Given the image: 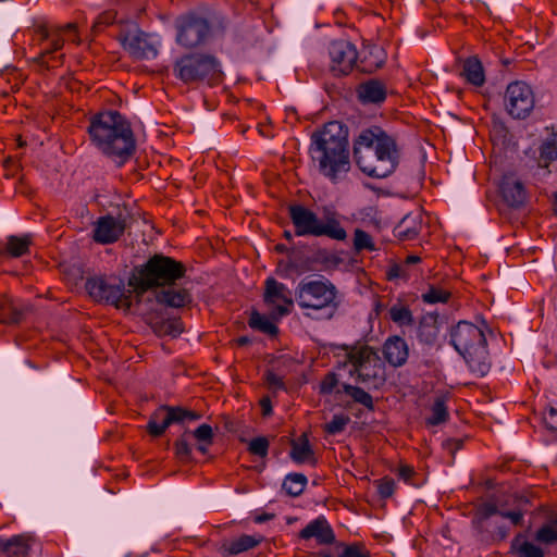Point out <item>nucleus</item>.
<instances>
[{
	"mask_svg": "<svg viewBox=\"0 0 557 557\" xmlns=\"http://www.w3.org/2000/svg\"><path fill=\"white\" fill-rule=\"evenodd\" d=\"M184 275L181 262L170 257L154 255L129 278V286L136 292L138 311L143 314L158 313L157 306L181 308L190 301L185 289L171 285Z\"/></svg>",
	"mask_w": 557,
	"mask_h": 557,
	"instance_id": "obj_1",
	"label": "nucleus"
},
{
	"mask_svg": "<svg viewBox=\"0 0 557 557\" xmlns=\"http://www.w3.org/2000/svg\"><path fill=\"white\" fill-rule=\"evenodd\" d=\"M354 158L363 173L376 178L388 176L398 164L395 140L377 126L360 132L354 141Z\"/></svg>",
	"mask_w": 557,
	"mask_h": 557,
	"instance_id": "obj_2",
	"label": "nucleus"
},
{
	"mask_svg": "<svg viewBox=\"0 0 557 557\" xmlns=\"http://www.w3.org/2000/svg\"><path fill=\"white\" fill-rule=\"evenodd\" d=\"M310 154L322 174L335 182L338 173L349 170L348 129L333 121L311 136Z\"/></svg>",
	"mask_w": 557,
	"mask_h": 557,
	"instance_id": "obj_3",
	"label": "nucleus"
},
{
	"mask_svg": "<svg viewBox=\"0 0 557 557\" xmlns=\"http://www.w3.org/2000/svg\"><path fill=\"white\" fill-rule=\"evenodd\" d=\"M88 133L95 145L107 156L123 163L135 150L129 123L117 111L100 112L92 116Z\"/></svg>",
	"mask_w": 557,
	"mask_h": 557,
	"instance_id": "obj_4",
	"label": "nucleus"
},
{
	"mask_svg": "<svg viewBox=\"0 0 557 557\" xmlns=\"http://www.w3.org/2000/svg\"><path fill=\"white\" fill-rule=\"evenodd\" d=\"M337 289L333 283L326 278L301 280L295 289V299L302 309H309L312 312L306 313L307 317L315 320H330L334 317L337 308Z\"/></svg>",
	"mask_w": 557,
	"mask_h": 557,
	"instance_id": "obj_5",
	"label": "nucleus"
},
{
	"mask_svg": "<svg viewBox=\"0 0 557 557\" xmlns=\"http://www.w3.org/2000/svg\"><path fill=\"white\" fill-rule=\"evenodd\" d=\"M289 216L297 236H327L335 240H345L346 231L342 227L335 211L324 208L319 216L301 205L289 206Z\"/></svg>",
	"mask_w": 557,
	"mask_h": 557,
	"instance_id": "obj_6",
	"label": "nucleus"
},
{
	"mask_svg": "<svg viewBox=\"0 0 557 557\" xmlns=\"http://www.w3.org/2000/svg\"><path fill=\"white\" fill-rule=\"evenodd\" d=\"M176 42L185 48H196L203 45L213 29L224 28L223 17L211 13L190 11L175 20Z\"/></svg>",
	"mask_w": 557,
	"mask_h": 557,
	"instance_id": "obj_7",
	"label": "nucleus"
},
{
	"mask_svg": "<svg viewBox=\"0 0 557 557\" xmlns=\"http://www.w3.org/2000/svg\"><path fill=\"white\" fill-rule=\"evenodd\" d=\"M176 78L183 83L213 82L222 75L221 62L211 53L191 52L176 59L173 66Z\"/></svg>",
	"mask_w": 557,
	"mask_h": 557,
	"instance_id": "obj_8",
	"label": "nucleus"
},
{
	"mask_svg": "<svg viewBox=\"0 0 557 557\" xmlns=\"http://www.w3.org/2000/svg\"><path fill=\"white\" fill-rule=\"evenodd\" d=\"M347 357L352 366L349 374L356 376L358 382L373 388H379L385 383L383 362L373 348L369 346L355 347Z\"/></svg>",
	"mask_w": 557,
	"mask_h": 557,
	"instance_id": "obj_9",
	"label": "nucleus"
},
{
	"mask_svg": "<svg viewBox=\"0 0 557 557\" xmlns=\"http://www.w3.org/2000/svg\"><path fill=\"white\" fill-rule=\"evenodd\" d=\"M201 414L180 406H160L149 419L147 431L152 436H161L172 424L184 425L186 421H196Z\"/></svg>",
	"mask_w": 557,
	"mask_h": 557,
	"instance_id": "obj_10",
	"label": "nucleus"
},
{
	"mask_svg": "<svg viewBox=\"0 0 557 557\" xmlns=\"http://www.w3.org/2000/svg\"><path fill=\"white\" fill-rule=\"evenodd\" d=\"M504 101L507 113L517 120L528 117L535 104L531 86L521 81L512 82L507 86Z\"/></svg>",
	"mask_w": 557,
	"mask_h": 557,
	"instance_id": "obj_11",
	"label": "nucleus"
},
{
	"mask_svg": "<svg viewBox=\"0 0 557 557\" xmlns=\"http://www.w3.org/2000/svg\"><path fill=\"white\" fill-rule=\"evenodd\" d=\"M85 288L89 296L97 301L106 300L114 304L116 307L132 306V300L125 295V287L123 283L108 284L101 276L88 277Z\"/></svg>",
	"mask_w": 557,
	"mask_h": 557,
	"instance_id": "obj_12",
	"label": "nucleus"
},
{
	"mask_svg": "<svg viewBox=\"0 0 557 557\" xmlns=\"http://www.w3.org/2000/svg\"><path fill=\"white\" fill-rule=\"evenodd\" d=\"M120 41L128 54L136 60L154 59L158 54L157 46L149 40V35L136 25L124 30L120 35Z\"/></svg>",
	"mask_w": 557,
	"mask_h": 557,
	"instance_id": "obj_13",
	"label": "nucleus"
},
{
	"mask_svg": "<svg viewBox=\"0 0 557 557\" xmlns=\"http://www.w3.org/2000/svg\"><path fill=\"white\" fill-rule=\"evenodd\" d=\"M263 300L268 306L273 307L271 310V318L273 320H280L287 315L294 304L292 292L273 277H269L265 281Z\"/></svg>",
	"mask_w": 557,
	"mask_h": 557,
	"instance_id": "obj_14",
	"label": "nucleus"
},
{
	"mask_svg": "<svg viewBox=\"0 0 557 557\" xmlns=\"http://www.w3.org/2000/svg\"><path fill=\"white\" fill-rule=\"evenodd\" d=\"M129 218L131 214L126 209L120 210L116 216L110 214L100 216L95 223L92 238L100 244L116 242L127 227Z\"/></svg>",
	"mask_w": 557,
	"mask_h": 557,
	"instance_id": "obj_15",
	"label": "nucleus"
},
{
	"mask_svg": "<svg viewBox=\"0 0 557 557\" xmlns=\"http://www.w3.org/2000/svg\"><path fill=\"white\" fill-rule=\"evenodd\" d=\"M450 344L461 355L474 347L486 346V338L480 326L460 321L450 332Z\"/></svg>",
	"mask_w": 557,
	"mask_h": 557,
	"instance_id": "obj_16",
	"label": "nucleus"
},
{
	"mask_svg": "<svg viewBox=\"0 0 557 557\" xmlns=\"http://www.w3.org/2000/svg\"><path fill=\"white\" fill-rule=\"evenodd\" d=\"M329 55L331 59V71L334 75L338 76L348 74L358 58L356 47L344 39L334 40L330 44Z\"/></svg>",
	"mask_w": 557,
	"mask_h": 557,
	"instance_id": "obj_17",
	"label": "nucleus"
},
{
	"mask_svg": "<svg viewBox=\"0 0 557 557\" xmlns=\"http://www.w3.org/2000/svg\"><path fill=\"white\" fill-rule=\"evenodd\" d=\"M500 191L504 201L510 208L519 209L525 203L527 195L523 184L511 174L503 177Z\"/></svg>",
	"mask_w": 557,
	"mask_h": 557,
	"instance_id": "obj_18",
	"label": "nucleus"
},
{
	"mask_svg": "<svg viewBox=\"0 0 557 557\" xmlns=\"http://www.w3.org/2000/svg\"><path fill=\"white\" fill-rule=\"evenodd\" d=\"M30 310V305L16 301L10 297H4L0 301V322L8 324L18 323L22 320L24 313Z\"/></svg>",
	"mask_w": 557,
	"mask_h": 557,
	"instance_id": "obj_19",
	"label": "nucleus"
},
{
	"mask_svg": "<svg viewBox=\"0 0 557 557\" xmlns=\"http://www.w3.org/2000/svg\"><path fill=\"white\" fill-rule=\"evenodd\" d=\"M300 537L305 540L315 537L320 544H332L335 541L333 530L323 518L311 521L300 531Z\"/></svg>",
	"mask_w": 557,
	"mask_h": 557,
	"instance_id": "obj_20",
	"label": "nucleus"
},
{
	"mask_svg": "<svg viewBox=\"0 0 557 557\" xmlns=\"http://www.w3.org/2000/svg\"><path fill=\"white\" fill-rule=\"evenodd\" d=\"M470 370L479 376L488 373L491 363L488 361V351L486 346L474 347L473 349L461 354Z\"/></svg>",
	"mask_w": 557,
	"mask_h": 557,
	"instance_id": "obj_21",
	"label": "nucleus"
},
{
	"mask_svg": "<svg viewBox=\"0 0 557 557\" xmlns=\"http://www.w3.org/2000/svg\"><path fill=\"white\" fill-rule=\"evenodd\" d=\"M384 356L393 367L403 366L408 358V346L406 342L398 337L388 338L384 345Z\"/></svg>",
	"mask_w": 557,
	"mask_h": 557,
	"instance_id": "obj_22",
	"label": "nucleus"
},
{
	"mask_svg": "<svg viewBox=\"0 0 557 557\" xmlns=\"http://www.w3.org/2000/svg\"><path fill=\"white\" fill-rule=\"evenodd\" d=\"M358 96L363 103H380L386 98V87L377 79H369L359 86Z\"/></svg>",
	"mask_w": 557,
	"mask_h": 557,
	"instance_id": "obj_23",
	"label": "nucleus"
},
{
	"mask_svg": "<svg viewBox=\"0 0 557 557\" xmlns=\"http://www.w3.org/2000/svg\"><path fill=\"white\" fill-rule=\"evenodd\" d=\"M32 537L25 535H15L9 540L0 541V550L8 557L23 556L25 557L30 548Z\"/></svg>",
	"mask_w": 557,
	"mask_h": 557,
	"instance_id": "obj_24",
	"label": "nucleus"
},
{
	"mask_svg": "<svg viewBox=\"0 0 557 557\" xmlns=\"http://www.w3.org/2000/svg\"><path fill=\"white\" fill-rule=\"evenodd\" d=\"M421 228L420 216L414 214L405 215L395 226L394 234L401 240L414 238Z\"/></svg>",
	"mask_w": 557,
	"mask_h": 557,
	"instance_id": "obj_25",
	"label": "nucleus"
},
{
	"mask_svg": "<svg viewBox=\"0 0 557 557\" xmlns=\"http://www.w3.org/2000/svg\"><path fill=\"white\" fill-rule=\"evenodd\" d=\"M438 335L437 315L434 313L425 314L418 327V337L420 342L432 345L435 343Z\"/></svg>",
	"mask_w": 557,
	"mask_h": 557,
	"instance_id": "obj_26",
	"label": "nucleus"
},
{
	"mask_svg": "<svg viewBox=\"0 0 557 557\" xmlns=\"http://www.w3.org/2000/svg\"><path fill=\"white\" fill-rule=\"evenodd\" d=\"M149 324L158 336L177 337L183 332V325L177 319L158 320L150 317Z\"/></svg>",
	"mask_w": 557,
	"mask_h": 557,
	"instance_id": "obj_27",
	"label": "nucleus"
},
{
	"mask_svg": "<svg viewBox=\"0 0 557 557\" xmlns=\"http://www.w3.org/2000/svg\"><path fill=\"white\" fill-rule=\"evenodd\" d=\"M461 75L474 86H481L485 82L482 63L476 57L468 58L465 61Z\"/></svg>",
	"mask_w": 557,
	"mask_h": 557,
	"instance_id": "obj_28",
	"label": "nucleus"
},
{
	"mask_svg": "<svg viewBox=\"0 0 557 557\" xmlns=\"http://www.w3.org/2000/svg\"><path fill=\"white\" fill-rule=\"evenodd\" d=\"M261 541V537H255L252 535H242L238 539H234L230 542L223 543L221 549L227 555H238L257 546Z\"/></svg>",
	"mask_w": 557,
	"mask_h": 557,
	"instance_id": "obj_29",
	"label": "nucleus"
},
{
	"mask_svg": "<svg viewBox=\"0 0 557 557\" xmlns=\"http://www.w3.org/2000/svg\"><path fill=\"white\" fill-rule=\"evenodd\" d=\"M511 548L518 557H545L544 550L535 543L524 540L522 534L512 540Z\"/></svg>",
	"mask_w": 557,
	"mask_h": 557,
	"instance_id": "obj_30",
	"label": "nucleus"
},
{
	"mask_svg": "<svg viewBox=\"0 0 557 557\" xmlns=\"http://www.w3.org/2000/svg\"><path fill=\"white\" fill-rule=\"evenodd\" d=\"M292 450L290 458L297 462L302 463L305 461L310 460L313 456V450L309 444L308 437L306 434H302L298 440H293L290 442Z\"/></svg>",
	"mask_w": 557,
	"mask_h": 557,
	"instance_id": "obj_31",
	"label": "nucleus"
},
{
	"mask_svg": "<svg viewBox=\"0 0 557 557\" xmlns=\"http://www.w3.org/2000/svg\"><path fill=\"white\" fill-rule=\"evenodd\" d=\"M276 321L271 318V313L267 317L252 311L249 318V326L270 336H275L278 333V329L275 325Z\"/></svg>",
	"mask_w": 557,
	"mask_h": 557,
	"instance_id": "obj_32",
	"label": "nucleus"
},
{
	"mask_svg": "<svg viewBox=\"0 0 557 557\" xmlns=\"http://www.w3.org/2000/svg\"><path fill=\"white\" fill-rule=\"evenodd\" d=\"M307 485V478L301 473H289L285 476L282 488L293 497L299 496Z\"/></svg>",
	"mask_w": 557,
	"mask_h": 557,
	"instance_id": "obj_33",
	"label": "nucleus"
},
{
	"mask_svg": "<svg viewBox=\"0 0 557 557\" xmlns=\"http://www.w3.org/2000/svg\"><path fill=\"white\" fill-rule=\"evenodd\" d=\"M534 540L541 544L550 545L557 541V517H552L534 535Z\"/></svg>",
	"mask_w": 557,
	"mask_h": 557,
	"instance_id": "obj_34",
	"label": "nucleus"
},
{
	"mask_svg": "<svg viewBox=\"0 0 557 557\" xmlns=\"http://www.w3.org/2000/svg\"><path fill=\"white\" fill-rule=\"evenodd\" d=\"M362 62H367L368 66L364 70H373L381 67L385 62V52L382 47L371 45L367 47Z\"/></svg>",
	"mask_w": 557,
	"mask_h": 557,
	"instance_id": "obj_35",
	"label": "nucleus"
},
{
	"mask_svg": "<svg viewBox=\"0 0 557 557\" xmlns=\"http://www.w3.org/2000/svg\"><path fill=\"white\" fill-rule=\"evenodd\" d=\"M30 244L29 236H15L11 235L7 239V251L12 257H21L28 251V247Z\"/></svg>",
	"mask_w": 557,
	"mask_h": 557,
	"instance_id": "obj_36",
	"label": "nucleus"
},
{
	"mask_svg": "<svg viewBox=\"0 0 557 557\" xmlns=\"http://www.w3.org/2000/svg\"><path fill=\"white\" fill-rule=\"evenodd\" d=\"M343 391L347 395H349L356 403L361 404L362 406L370 410H373L374 405L372 396L361 387L354 386L350 384H343Z\"/></svg>",
	"mask_w": 557,
	"mask_h": 557,
	"instance_id": "obj_37",
	"label": "nucleus"
},
{
	"mask_svg": "<svg viewBox=\"0 0 557 557\" xmlns=\"http://www.w3.org/2000/svg\"><path fill=\"white\" fill-rule=\"evenodd\" d=\"M450 297V292L430 285L429 290L422 295L423 301L428 304L446 302Z\"/></svg>",
	"mask_w": 557,
	"mask_h": 557,
	"instance_id": "obj_38",
	"label": "nucleus"
},
{
	"mask_svg": "<svg viewBox=\"0 0 557 557\" xmlns=\"http://www.w3.org/2000/svg\"><path fill=\"white\" fill-rule=\"evenodd\" d=\"M389 317L395 323L400 325H408L413 321L411 311L404 306H393L389 309Z\"/></svg>",
	"mask_w": 557,
	"mask_h": 557,
	"instance_id": "obj_39",
	"label": "nucleus"
},
{
	"mask_svg": "<svg viewBox=\"0 0 557 557\" xmlns=\"http://www.w3.org/2000/svg\"><path fill=\"white\" fill-rule=\"evenodd\" d=\"M447 408L442 398H437L432 407V414L428 418V423L437 425L444 422L447 418Z\"/></svg>",
	"mask_w": 557,
	"mask_h": 557,
	"instance_id": "obj_40",
	"label": "nucleus"
},
{
	"mask_svg": "<svg viewBox=\"0 0 557 557\" xmlns=\"http://www.w3.org/2000/svg\"><path fill=\"white\" fill-rule=\"evenodd\" d=\"M354 248L356 251H361L362 249H375L371 236L360 228L355 231Z\"/></svg>",
	"mask_w": 557,
	"mask_h": 557,
	"instance_id": "obj_41",
	"label": "nucleus"
},
{
	"mask_svg": "<svg viewBox=\"0 0 557 557\" xmlns=\"http://www.w3.org/2000/svg\"><path fill=\"white\" fill-rule=\"evenodd\" d=\"M350 421L349 417L343 414H336L333 417L331 422L326 423L324 426L325 432L329 434H337L344 431L345 426Z\"/></svg>",
	"mask_w": 557,
	"mask_h": 557,
	"instance_id": "obj_42",
	"label": "nucleus"
},
{
	"mask_svg": "<svg viewBox=\"0 0 557 557\" xmlns=\"http://www.w3.org/2000/svg\"><path fill=\"white\" fill-rule=\"evenodd\" d=\"M541 159L545 161H554L557 159V136H553L542 144Z\"/></svg>",
	"mask_w": 557,
	"mask_h": 557,
	"instance_id": "obj_43",
	"label": "nucleus"
},
{
	"mask_svg": "<svg viewBox=\"0 0 557 557\" xmlns=\"http://www.w3.org/2000/svg\"><path fill=\"white\" fill-rule=\"evenodd\" d=\"M268 449L269 441L263 436L251 440L248 445V450L259 457H265L268 455Z\"/></svg>",
	"mask_w": 557,
	"mask_h": 557,
	"instance_id": "obj_44",
	"label": "nucleus"
},
{
	"mask_svg": "<svg viewBox=\"0 0 557 557\" xmlns=\"http://www.w3.org/2000/svg\"><path fill=\"white\" fill-rule=\"evenodd\" d=\"M194 437L205 444H212L213 441V430L209 424H201L199 425L194 432Z\"/></svg>",
	"mask_w": 557,
	"mask_h": 557,
	"instance_id": "obj_45",
	"label": "nucleus"
},
{
	"mask_svg": "<svg viewBox=\"0 0 557 557\" xmlns=\"http://www.w3.org/2000/svg\"><path fill=\"white\" fill-rule=\"evenodd\" d=\"M185 435L186 432L181 437H178L174 443L175 454L181 459H189L191 455V448Z\"/></svg>",
	"mask_w": 557,
	"mask_h": 557,
	"instance_id": "obj_46",
	"label": "nucleus"
},
{
	"mask_svg": "<svg viewBox=\"0 0 557 557\" xmlns=\"http://www.w3.org/2000/svg\"><path fill=\"white\" fill-rule=\"evenodd\" d=\"M377 492L381 497L387 498L393 495L395 482L393 479L384 478L376 481Z\"/></svg>",
	"mask_w": 557,
	"mask_h": 557,
	"instance_id": "obj_47",
	"label": "nucleus"
},
{
	"mask_svg": "<svg viewBox=\"0 0 557 557\" xmlns=\"http://www.w3.org/2000/svg\"><path fill=\"white\" fill-rule=\"evenodd\" d=\"M338 380L335 373H327L320 385V392L322 394H331L335 386L337 385Z\"/></svg>",
	"mask_w": 557,
	"mask_h": 557,
	"instance_id": "obj_48",
	"label": "nucleus"
},
{
	"mask_svg": "<svg viewBox=\"0 0 557 557\" xmlns=\"http://www.w3.org/2000/svg\"><path fill=\"white\" fill-rule=\"evenodd\" d=\"M499 516H502L503 518L509 519L513 525H519V524H521V522L523 520V510L522 509H516V510L502 509V511H499Z\"/></svg>",
	"mask_w": 557,
	"mask_h": 557,
	"instance_id": "obj_49",
	"label": "nucleus"
},
{
	"mask_svg": "<svg viewBox=\"0 0 557 557\" xmlns=\"http://www.w3.org/2000/svg\"><path fill=\"white\" fill-rule=\"evenodd\" d=\"M502 509L503 505L498 506L496 504L485 503L480 509V515L482 519H488L494 515H499V511H502Z\"/></svg>",
	"mask_w": 557,
	"mask_h": 557,
	"instance_id": "obj_50",
	"label": "nucleus"
},
{
	"mask_svg": "<svg viewBox=\"0 0 557 557\" xmlns=\"http://www.w3.org/2000/svg\"><path fill=\"white\" fill-rule=\"evenodd\" d=\"M369 552H363L358 545H350L345 548L339 557H368Z\"/></svg>",
	"mask_w": 557,
	"mask_h": 557,
	"instance_id": "obj_51",
	"label": "nucleus"
},
{
	"mask_svg": "<svg viewBox=\"0 0 557 557\" xmlns=\"http://www.w3.org/2000/svg\"><path fill=\"white\" fill-rule=\"evenodd\" d=\"M546 426L557 432V409L554 407H550L548 409V418H545Z\"/></svg>",
	"mask_w": 557,
	"mask_h": 557,
	"instance_id": "obj_52",
	"label": "nucleus"
},
{
	"mask_svg": "<svg viewBox=\"0 0 557 557\" xmlns=\"http://www.w3.org/2000/svg\"><path fill=\"white\" fill-rule=\"evenodd\" d=\"M484 9L490 15L494 17H499L502 13L507 12V9L504 8L503 5H499L498 2H495L494 5L485 4Z\"/></svg>",
	"mask_w": 557,
	"mask_h": 557,
	"instance_id": "obj_53",
	"label": "nucleus"
},
{
	"mask_svg": "<svg viewBox=\"0 0 557 557\" xmlns=\"http://www.w3.org/2000/svg\"><path fill=\"white\" fill-rule=\"evenodd\" d=\"M387 276L389 280H393V278H397V277H403L405 276V270L401 265L399 264H394L387 272Z\"/></svg>",
	"mask_w": 557,
	"mask_h": 557,
	"instance_id": "obj_54",
	"label": "nucleus"
},
{
	"mask_svg": "<svg viewBox=\"0 0 557 557\" xmlns=\"http://www.w3.org/2000/svg\"><path fill=\"white\" fill-rule=\"evenodd\" d=\"M267 381L273 387H282L283 386L282 380L273 372L268 373Z\"/></svg>",
	"mask_w": 557,
	"mask_h": 557,
	"instance_id": "obj_55",
	"label": "nucleus"
},
{
	"mask_svg": "<svg viewBox=\"0 0 557 557\" xmlns=\"http://www.w3.org/2000/svg\"><path fill=\"white\" fill-rule=\"evenodd\" d=\"M412 473L413 469L409 466H403L399 469V476L405 481H408Z\"/></svg>",
	"mask_w": 557,
	"mask_h": 557,
	"instance_id": "obj_56",
	"label": "nucleus"
},
{
	"mask_svg": "<svg viewBox=\"0 0 557 557\" xmlns=\"http://www.w3.org/2000/svg\"><path fill=\"white\" fill-rule=\"evenodd\" d=\"M260 405L262 407L263 416H269L272 412V406L269 398H262Z\"/></svg>",
	"mask_w": 557,
	"mask_h": 557,
	"instance_id": "obj_57",
	"label": "nucleus"
},
{
	"mask_svg": "<svg viewBox=\"0 0 557 557\" xmlns=\"http://www.w3.org/2000/svg\"><path fill=\"white\" fill-rule=\"evenodd\" d=\"M114 20V14L111 12H106L99 16V23L101 24H111Z\"/></svg>",
	"mask_w": 557,
	"mask_h": 557,
	"instance_id": "obj_58",
	"label": "nucleus"
},
{
	"mask_svg": "<svg viewBox=\"0 0 557 557\" xmlns=\"http://www.w3.org/2000/svg\"><path fill=\"white\" fill-rule=\"evenodd\" d=\"M224 426L228 432H236L237 430L236 423L226 417L224 418Z\"/></svg>",
	"mask_w": 557,
	"mask_h": 557,
	"instance_id": "obj_59",
	"label": "nucleus"
},
{
	"mask_svg": "<svg viewBox=\"0 0 557 557\" xmlns=\"http://www.w3.org/2000/svg\"><path fill=\"white\" fill-rule=\"evenodd\" d=\"M273 518H274V515H273V513H263V515L257 516V517L255 518V521H256L257 523H263V522H265V521H268V520H271V519H273Z\"/></svg>",
	"mask_w": 557,
	"mask_h": 557,
	"instance_id": "obj_60",
	"label": "nucleus"
},
{
	"mask_svg": "<svg viewBox=\"0 0 557 557\" xmlns=\"http://www.w3.org/2000/svg\"><path fill=\"white\" fill-rule=\"evenodd\" d=\"M62 45H63V41H62L61 39H57V40H54V41H53V47H52V49H48V50L42 54V57H44L45 54L51 53L52 51L59 50V49L62 47Z\"/></svg>",
	"mask_w": 557,
	"mask_h": 557,
	"instance_id": "obj_61",
	"label": "nucleus"
},
{
	"mask_svg": "<svg viewBox=\"0 0 557 557\" xmlns=\"http://www.w3.org/2000/svg\"><path fill=\"white\" fill-rule=\"evenodd\" d=\"M508 533H509V531L506 527H498L497 534H498L499 540L506 539Z\"/></svg>",
	"mask_w": 557,
	"mask_h": 557,
	"instance_id": "obj_62",
	"label": "nucleus"
},
{
	"mask_svg": "<svg viewBox=\"0 0 557 557\" xmlns=\"http://www.w3.org/2000/svg\"><path fill=\"white\" fill-rule=\"evenodd\" d=\"M420 260H421V259H420V257H419V256H409V257H407V259H406V263H407V264H414V263L420 262Z\"/></svg>",
	"mask_w": 557,
	"mask_h": 557,
	"instance_id": "obj_63",
	"label": "nucleus"
},
{
	"mask_svg": "<svg viewBox=\"0 0 557 557\" xmlns=\"http://www.w3.org/2000/svg\"><path fill=\"white\" fill-rule=\"evenodd\" d=\"M251 342V339L248 336H242L237 339V344L239 346L248 345Z\"/></svg>",
	"mask_w": 557,
	"mask_h": 557,
	"instance_id": "obj_64",
	"label": "nucleus"
}]
</instances>
